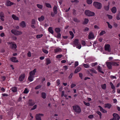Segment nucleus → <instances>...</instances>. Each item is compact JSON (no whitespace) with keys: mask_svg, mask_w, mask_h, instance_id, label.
I'll use <instances>...</instances> for the list:
<instances>
[{"mask_svg":"<svg viewBox=\"0 0 120 120\" xmlns=\"http://www.w3.org/2000/svg\"><path fill=\"white\" fill-rule=\"evenodd\" d=\"M106 23L108 25L109 28L110 29H111L112 28V26L109 24V22H106Z\"/></svg>","mask_w":120,"mask_h":120,"instance_id":"45","label":"nucleus"},{"mask_svg":"<svg viewBox=\"0 0 120 120\" xmlns=\"http://www.w3.org/2000/svg\"><path fill=\"white\" fill-rule=\"evenodd\" d=\"M25 77V75L24 74H21V75L19 77V80L20 81H22L24 79Z\"/></svg>","mask_w":120,"mask_h":120,"instance_id":"10","label":"nucleus"},{"mask_svg":"<svg viewBox=\"0 0 120 120\" xmlns=\"http://www.w3.org/2000/svg\"><path fill=\"white\" fill-rule=\"evenodd\" d=\"M85 13L86 15L89 16H93L95 15L94 12L90 11L88 10H86L85 12Z\"/></svg>","mask_w":120,"mask_h":120,"instance_id":"5","label":"nucleus"},{"mask_svg":"<svg viewBox=\"0 0 120 120\" xmlns=\"http://www.w3.org/2000/svg\"><path fill=\"white\" fill-rule=\"evenodd\" d=\"M74 43L75 45H78L80 43L79 42V40L77 39H75L74 42Z\"/></svg>","mask_w":120,"mask_h":120,"instance_id":"17","label":"nucleus"},{"mask_svg":"<svg viewBox=\"0 0 120 120\" xmlns=\"http://www.w3.org/2000/svg\"><path fill=\"white\" fill-rule=\"evenodd\" d=\"M37 69H34L33 70L30 71V82L33 80L35 72H36Z\"/></svg>","mask_w":120,"mask_h":120,"instance_id":"4","label":"nucleus"},{"mask_svg":"<svg viewBox=\"0 0 120 120\" xmlns=\"http://www.w3.org/2000/svg\"><path fill=\"white\" fill-rule=\"evenodd\" d=\"M0 17H4V15L3 12H1L0 13Z\"/></svg>","mask_w":120,"mask_h":120,"instance_id":"59","label":"nucleus"},{"mask_svg":"<svg viewBox=\"0 0 120 120\" xmlns=\"http://www.w3.org/2000/svg\"><path fill=\"white\" fill-rule=\"evenodd\" d=\"M8 44L11 45V47L13 49H15L17 47L16 45L14 43L9 42L8 43Z\"/></svg>","mask_w":120,"mask_h":120,"instance_id":"8","label":"nucleus"},{"mask_svg":"<svg viewBox=\"0 0 120 120\" xmlns=\"http://www.w3.org/2000/svg\"><path fill=\"white\" fill-rule=\"evenodd\" d=\"M105 108H107L108 109H110L112 106V105L109 103L106 104L105 105Z\"/></svg>","mask_w":120,"mask_h":120,"instance_id":"15","label":"nucleus"},{"mask_svg":"<svg viewBox=\"0 0 120 120\" xmlns=\"http://www.w3.org/2000/svg\"><path fill=\"white\" fill-rule=\"evenodd\" d=\"M78 61H76L74 65L75 67L78 66Z\"/></svg>","mask_w":120,"mask_h":120,"instance_id":"57","label":"nucleus"},{"mask_svg":"<svg viewBox=\"0 0 120 120\" xmlns=\"http://www.w3.org/2000/svg\"><path fill=\"white\" fill-rule=\"evenodd\" d=\"M42 51L45 53L47 54L48 53V51L46 50L43 48L42 49Z\"/></svg>","mask_w":120,"mask_h":120,"instance_id":"37","label":"nucleus"},{"mask_svg":"<svg viewBox=\"0 0 120 120\" xmlns=\"http://www.w3.org/2000/svg\"><path fill=\"white\" fill-rule=\"evenodd\" d=\"M55 30L57 33H59L60 31V29L59 28H56L55 29Z\"/></svg>","mask_w":120,"mask_h":120,"instance_id":"29","label":"nucleus"},{"mask_svg":"<svg viewBox=\"0 0 120 120\" xmlns=\"http://www.w3.org/2000/svg\"><path fill=\"white\" fill-rule=\"evenodd\" d=\"M110 86H111V88L113 89H115V87L113 86V83H112V82H110Z\"/></svg>","mask_w":120,"mask_h":120,"instance_id":"38","label":"nucleus"},{"mask_svg":"<svg viewBox=\"0 0 120 120\" xmlns=\"http://www.w3.org/2000/svg\"><path fill=\"white\" fill-rule=\"evenodd\" d=\"M43 35L42 34L37 35L36 36V38H40L42 37Z\"/></svg>","mask_w":120,"mask_h":120,"instance_id":"48","label":"nucleus"},{"mask_svg":"<svg viewBox=\"0 0 120 120\" xmlns=\"http://www.w3.org/2000/svg\"><path fill=\"white\" fill-rule=\"evenodd\" d=\"M106 64L108 68L109 69H112V64L111 62H107Z\"/></svg>","mask_w":120,"mask_h":120,"instance_id":"9","label":"nucleus"},{"mask_svg":"<svg viewBox=\"0 0 120 120\" xmlns=\"http://www.w3.org/2000/svg\"><path fill=\"white\" fill-rule=\"evenodd\" d=\"M57 7L55 5L54 6L53 8V12H54L55 14H57Z\"/></svg>","mask_w":120,"mask_h":120,"instance_id":"16","label":"nucleus"},{"mask_svg":"<svg viewBox=\"0 0 120 120\" xmlns=\"http://www.w3.org/2000/svg\"><path fill=\"white\" fill-rule=\"evenodd\" d=\"M73 20L76 22H80V20H78L76 18H74L73 19Z\"/></svg>","mask_w":120,"mask_h":120,"instance_id":"43","label":"nucleus"},{"mask_svg":"<svg viewBox=\"0 0 120 120\" xmlns=\"http://www.w3.org/2000/svg\"><path fill=\"white\" fill-rule=\"evenodd\" d=\"M109 9V5L106 6H104V9L106 11H108Z\"/></svg>","mask_w":120,"mask_h":120,"instance_id":"36","label":"nucleus"},{"mask_svg":"<svg viewBox=\"0 0 120 120\" xmlns=\"http://www.w3.org/2000/svg\"><path fill=\"white\" fill-rule=\"evenodd\" d=\"M14 3L11 2L9 0H8L6 3V5L8 6H11Z\"/></svg>","mask_w":120,"mask_h":120,"instance_id":"13","label":"nucleus"},{"mask_svg":"<svg viewBox=\"0 0 120 120\" xmlns=\"http://www.w3.org/2000/svg\"><path fill=\"white\" fill-rule=\"evenodd\" d=\"M31 26L32 28L33 29H35L36 28V25H31Z\"/></svg>","mask_w":120,"mask_h":120,"instance_id":"61","label":"nucleus"},{"mask_svg":"<svg viewBox=\"0 0 120 120\" xmlns=\"http://www.w3.org/2000/svg\"><path fill=\"white\" fill-rule=\"evenodd\" d=\"M11 61L14 62L18 63L19 62L18 60L17 59V58L16 57H12L10 58Z\"/></svg>","mask_w":120,"mask_h":120,"instance_id":"12","label":"nucleus"},{"mask_svg":"<svg viewBox=\"0 0 120 120\" xmlns=\"http://www.w3.org/2000/svg\"><path fill=\"white\" fill-rule=\"evenodd\" d=\"M120 15V13H119L117 14L116 16V18L117 20H119L120 19V18L119 17V16Z\"/></svg>","mask_w":120,"mask_h":120,"instance_id":"49","label":"nucleus"},{"mask_svg":"<svg viewBox=\"0 0 120 120\" xmlns=\"http://www.w3.org/2000/svg\"><path fill=\"white\" fill-rule=\"evenodd\" d=\"M37 107V105H35L33 107V108H31V110H34L36 109Z\"/></svg>","mask_w":120,"mask_h":120,"instance_id":"55","label":"nucleus"},{"mask_svg":"<svg viewBox=\"0 0 120 120\" xmlns=\"http://www.w3.org/2000/svg\"><path fill=\"white\" fill-rule=\"evenodd\" d=\"M81 43L82 45L83 46H85L86 44L85 41H84L83 40L82 41Z\"/></svg>","mask_w":120,"mask_h":120,"instance_id":"56","label":"nucleus"},{"mask_svg":"<svg viewBox=\"0 0 120 120\" xmlns=\"http://www.w3.org/2000/svg\"><path fill=\"white\" fill-rule=\"evenodd\" d=\"M98 107L99 108L100 111L103 113H105L107 112V111L106 110L103 109L101 106H99Z\"/></svg>","mask_w":120,"mask_h":120,"instance_id":"14","label":"nucleus"},{"mask_svg":"<svg viewBox=\"0 0 120 120\" xmlns=\"http://www.w3.org/2000/svg\"><path fill=\"white\" fill-rule=\"evenodd\" d=\"M113 119H110V120H119L120 117L116 113H114L113 114Z\"/></svg>","mask_w":120,"mask_h":120,"instance_id":"6","label":"nucleus"},{"mask_svg":"<svg viewBox=\"0 0 120 120\" xmlns=\"http://www.w3.org/2000/svg\"><path fill=\"white\" fill-rule=\"evenodd\" d=\"M77 46V48L79 49H80L81 47V45L80 43L78 45H76Z\"/></svg>","mask_w":120,"mask_h":120,"instance_id":"52","label":"nucleus"},{"mask_svg":"<svg viewBox=\"0 0 120 120\" xmlns=\"http://www.w3.org/2000/svg\"><path fill=\"white\" fill-rule=\"evenodd\" d=\"M102 69L100 66H98V70L99 72L102 74H104V72L101 71Z\"/></svg>","mask_w":120,"mask_h":120,"instance_id":"24","label":"nucleus"},{"mask_svg":"<svg viewBox=\"0 0 120 120\" xmlns=\"http://www.w3.org/2000/svg\"><path fill=\"white\" fill-rule=\"evenodd\" d=\"M81 68L80 67H77L74 72V73H77V72H79L81 70Z\"/></svg>","mask_w":120,"mask_h":120,"instance_id":"19","label":"nucleus"},{"mask_svg":"<svg viewBox=\"0 0 120 120\" xmlns=\"http://www.w3.org/2000/svg\"><path fill=\"white\" fill-rule=\"evenodd\" d=\"M46 64L47 65L51 63V61L49 58H47L46 59Z\"/></svg>","mask_w":120,"mask_h":120,"instance_id":"18","label":"nucleus"},{"mask_svg":"<svg viewBox=\"0 0 120 120\" xmlns=\"http://www.w3.org/2000/svg\"><path fill=\"white\" fill-rule=\"evenodd\" d=\"M56 14H55L54 12H52L51 13V15L52 17H54V16Z\"/></svg>","mask_w":120,"mask_h":120,"instance_id":"63","label":"nucleus"},{"mask_svg":"<svg viewBox=\"0 0 120 120\" xmlns=\"http://www.w3.org/2000/svg\"><path fill=\"white\" fill-rule=\"evenodd\" d=\"M93 4L95 7L98 9H100L102 7V4L100 3L94 2L93 3Z\"/></svg>","mask_w":120,"mask_h":120,"instance_id":"1","label":"nucleus"},{"mask_svg":"<svg viewBox=\"0 0 120 120\" xmlns=\"http://www.w3.org/2000/svg\"><path fill=\"white\" fill-rule=\"evenodd\" d=\"M20 26L22 27L23 28L25 27L26 26V24L25 22L24 21H22L20 23Z\"/></svg>","mask_w":120,"mask_h":120,"instance_id":"22","label":"nucleus"},{"mask_svg":"<svg viewBox=\"0 0 120 120\" xmlns=\"http://www.w3.org/2000/svg\"><path fill=\"white\" fill-rule=\"evenodd\" d=\"M48 31L52 34L53 33V31L52 30V27H49L48 29Z\"/></svg>","mask_w":120,"mask_h":120,"instance_id":"21","label":"nucleus"},{"mask_svg":"<svg viewBox=\"0 0 120 120\" xmlns=\"http://www.w3.org/2000/svg\"><path fill=\"white\" fill-rule=\"evenodd\" d=\"M62 56V55H58L56 56V58H61Z\"/></svg>","mask_w":120,"mask_h":120,"instance_id":"58","label":"nucleus"},{"mask_svg":"<svg viewBox=\"0 0 120 120\" xmlns=\"http://www.w3.org/2000/svg\"><path fill=\"white\" fill-rule=\"evenodd\" d=\"M111 11L112 13H115L116 11V8L115 7H113L111 9Z\"/></svg>","mask_w":120,"mask_h":120,"instance_id":"23","label":"nucleus"},{"mask_svg":"<svg viewBox=\"0 0 120 120\" xmlns=\"http://www.w3.org/2000/svg\"><path fill=\"white\" fill-rule=\"evenodd\" d=\"M12 17L14 20H19V18L14 14H12Z\"/></svg>","mask_w":120,"mask_h":120,"instance_id":"20","label":"nucleus"},{"mask_svg":"<svg viewBox=\"0 0 120 120\" xmlns=\"http://www.w3.org/2000/svg\"><path fill=\"white\" fill-rule=\"evenodd\" d=\"M88 118L90 119H91L92 118L94 117L93 115H89L88 117Z\"/></svg>","mask_w":120,"mask_h":120,"instance_id":"60","label":"nucleus"},{"mask_svg":"<svg viewBox=\"0 0 120 120\" xmlns=\"http://www.w3.org/2000/svg\"><path fill=\"white\" fill-rule=\"evenodd\" d=\"M17 88L16 87H14L12 88L11 90L13 92H15L17 91Z\"/></svg>","mask_w":120,"mask_h":120,"instance_id":"34","label":"nucleus"},{"mask_svg":"<svg viewBox=\"0 0 120 120\" xmlns=\"http://www.w3.org/2000/svg\"><path fill=\"white\" fill-rule=\"evenodd\" d=\"M89 30V28L87 27H86L83 30L84 32H86L88 31Z\"/></svg>","mask_w":120,"mask_h":120,"instance_id":"53","label":"nucleus"},{"mask_svg":"<svg viewBox=\"0 0 120 120\" xmlns=\"http://www.w3.org/2000/svg\"><path fill=\"white\" fill-rule=\"evenodd\" d=\"M45 4L46 6L47 7L49 8H51V6L50 4L48 3H45Z\"/></svg>","mask_w":120,"mask_h":120,"instance_id":"32","label":"nucleus"},{"mask_svg":"<svg viewBox=\"0 0 120 120\" xmlns=\"http://www.w3.org/2000/svg\"><path fill=\"white\" fill-rule=\"evenodd\" d=\"M28 92L29 91L28 89L27 88H26L23 92V93L25 94H27Z\"/></svg>","mask_w":120,"mask_h":120,"instance_id":"50","label":"nucleus"},{"mask_svg":"<svg viewBox=\"0 0 120 120\" xmlns=\"http://www.w3.org/2000/svg\"><path fill=\"white\" fill-rule=\"evenodd\" d=\"M87 3L88 4H90L92 3V0H86Z\"/></svg>","mask_w":120,"mask_h":120,"instance_id":"46","label":"nucleus"},{"mask_svg":"<svg viewBox=\"0 0 120 120\" xmlns=\"http://www.w3.org/2000/svg\"><path fill=\"white\" fill-rule=\"evenodd\" d=\"M11 32L12 33L16 35H21L22 34V32L14 29L11 30Z\"/></svg>","mask_w":120,"mask_h":120,"instance_id":"3","label":"nucleus"},{"mask_svg":"<svg viewBox=\"0 0 120 120\" xmlns=\"http://www.w3.org/2000/svg\"><path fill=\"white\" fill-rule=\"evenodd\" d=\"M89 21V20L87 19H85L84 22V24H87Z\"/></svg>","mask_w":120,"mask_h":120,"instance_id":"40","label":"nucleus"},{"mask_svg":"<svg viewBox=\"0 0 120 120\" xmlns=\"http://www.w3.org/2000/svg\"><path fill=\"white\" fill-rule=\"evenodd\" d=\"M101 87L102 88L104 89L105 90L106 88V84H102L101 85Z\"/></svg>","mask_w":120,"mask_h":120,"instance_id":"31","label":"nucleus"},{"mask_svg":"<svg viewBox=\"0 0 120 120\" xmlns=\"http://www.w3.org/2000/svg\"><path fill=\"white\" fill-rule=\"evenodd\" d=\"M56 83L57 84V86H58L60 84V81L59 79L57 80L56 82Z\"/></svg>","mask_w":120,"mask_h":120,"instance_id":"51","label":"nucleus"},{"mask_svg":"<svg viewBox=\"0 0 120 120\" xmlns=\"http://www.w3.org/2000/svg\"><path fill=\"white\" fill-rule=\"evenodd\" d=\"M41 97L45 99L46 98V94L45 93L42 92L41 93Z\"/></svg>","mask_w":120,"mask_h":120,"instance_id":"26","label":"nucleus"},{"mask_svg":"<svg viewBox=\"0 0 120 120\" xmlns=\"http://www.w3.org/2000/svg\"><path fill=\"white\" fill-rule=\"evenodd\" d=\"M96 113L98 114L100 116V118L101 119V118L102 114L101 112L99 111H97Z\"/></svg>","mask_w":120,"mask_h":120,"instance_id":"33","label":"nucleus"},{"mask_svg":"<svg viewBox=\"0 0 120 120\" xmlns=\"http://www.w3.org/2000/svg\"><path fill=\"white\" fill-rule=\"evenodd\" d=\"M83 102H84V104L85 105H86L87 106H89L90 105V103L88 102L86 103V102H85L84 101H83Z\"/></svg>","mask_w":120,"mask_h":120,"instance_id":"54","label":"nucleus"},{"mask_svg":"<svg viewBox=\"0 0 120 120\" xmlns=\"http://www.w3.org/2000/svg\"><path fill=\"white\" fill-rule=\"evenodd\" d=\"M45 19L43 15H42L40 17L38 18V20L40 22L43 21Z\"/></svg>","mask_w":120,"mask_h":120,"instance_id":"25","label":"nucleus"},{"mask_svg":"<svg viewBox=\"0 0 120 120\" xmlns=\"http://www.w3.org/2000/svg\"><path fill=\"white\" fill-rule=\"evenodd\" d=\"M97 64V62L93 63L91 64V65L92 67H94Z\"/></svg>","mask_w":120,"mask_h":120,"instance_id":"47","label":"nucleus"},{"mask_svg":"<svg viewBox=\"0 0 120 120\" xmlns=\"http://www.w3.org/2000/svg\"><path fill=\"white\" fill-rule=\"evenodd\" d=\"M112 65L115 66H118L119 64H117V63L114 61H111Z\"/></svg>","mask_w":120,"mask_h":120,"instance_id":"27","label":"nucleus"},{"mask_svg":"<svg viewBox=\"0 0 120 120\" xmlns=\"http://www.w3.org/2000/svg\"><path fill=\"white\" fill-rule=\"evenodd\" d=\"M105 31L102 30L101 31V32L100 33V36L102 35H103L104 34H105Z\"/></svg>","mask_w":120,"mask_h":120,"instance_id":"44","label":"nucleus"},{"mask_svg":"<svg viewBox=\"0 0 120 120\" xmlns=\"http://www.w3.org/2000/svg\"><path fill=\"white\" fill-rule=\"evenodd\" d=\"M69 33L70 34L71 36V38H73L74 37V34L73 32L71 31H69Z\"/></svg>","mask_w":120,"mask_h":120,"instance_id":"41","label":"nucleus"},{"mask_svg":"<svg viewBox=\"0 0 120 120\" xmlns=\"http://www.w3.org/2000/svg\"><path fill=\"white\" fill-rule=\"evenodd\" d=\"M83 66L85 68H89V67L88 64H84Z\"/></svg>","mask_w":120,"mask_h":120,"instance_id":"42","label":"nucleus"},{"mask_svg":"<svg viewBox=\"0 0 120 120\" xmlns=\"http://www.w3.org/2000/svg\"><path fill=\"white\" fill-rule=\"evenodd\" d=\"M54 51L55 52L57 53L61 51V49L60 48H58L56 49H55Z\"/></svg>","mask_w":120,"mask_h":120,"instance_id":"28","label":"nucleus"},{"mask_svg":"<svg viewBox=\"0 0 120 120\" xmlns=\"http://www.w3.org/2000/svg\"><path fill=\"white\" fill-rule=\"evenodd\" d=\"M41 86L39 85L35 87V89H38L40 88Z\"/></svg>","mask_w":120,"mask_h":120,"instance_id":"62","label":"nucleus"},{"mask_svg":"<svg viewBox=\"0 0 120 120\" xmlns=\"http://www.w3.org/2000/svg\"><path fill=\"white\" fill-rule=\"evenodd\" d=\"M37 6L38 8L40 9H41L43 8L42 5L40 4H37Z\"/></svg>","mask_w":120,"mask_h":120,"instance_id":"39","label":"nucleus"},{"mask_svg":"<svg viewBox=\"0 0 120 120\" xmlns=\"http://www.w3.org/2000/svg\"><path fill=\"white\" fill-rule=\"evenodd\" d=\"M94 37V34L92 32H90L88 36V39H90L93 38Z\"/></svg>","mask_w":120,"mask_h":120,"instance_id":"11","label":"nucleus"},{"mask_svg":"<svg viewBox=\"0 0 120 120\" xmlns=\"http://www.w3.org/2000/svg\"><path fill=\"white\" fill-rule=\"evenodd\" d=\"M105 50L106 51L110 52L111 51V49L110 48V45L108 44L105 45Z\"/></svg>","mask_w":120,"mask_h":120,"instance_id":"7","label":"nucleus"},{"mask_svg":"<svg viewBox=\"0 0 120 120\" xmlns=\"http://www.w3.org/2000/svg\"><path fill=\"white\" fill-rule=\"evenodd\" d=\"M36 120H41L40 116H38V114H36Z\"/></svg>","mask_w":120,"mask_h":120,"instance_id":"30","label":"nucleus"},{"mask_svg":"<svg viewBox=\"0 0 120 120\" xmlns=\"http://www.w3.org/2000/svg\"><path fill=\"white\" fill-rule=\"evenodd\" d=\"M76 85L74 84H71V88H73V87H74L76 86Z\"/></svg>","mask_w":120,"mask_h":120,"instance_id":"64","label":"nucleus"},{"mask_svg":"<svg viewBox=\"0 0 120 120\" xmlns=\"http://www.w3.org/2000/svg\"><path fill=\"white\" fill-rule=\"evenodd\" d=\"M36 22L35 20L34 19H33L31 21V25H36Z\"/></svg>","mask_w":120,"mask_h":120,"instance_id":"35","label":"nucleus"},{"mask_svg":"<svg viewBox=\"0 0 120 120\" xmlns=\"http://www.w3.org/2000/svg\"><path fill=\"white\" fill-rule=\"evenodd\" d=\"M73 109L75 111L78 113H80L81 112V110L80 107L78 105L73 106Z\"/></svg>","mask_w":120,"mask_h":120,"instance_id":"2","label":"nucleus"}]
</instances>
